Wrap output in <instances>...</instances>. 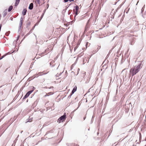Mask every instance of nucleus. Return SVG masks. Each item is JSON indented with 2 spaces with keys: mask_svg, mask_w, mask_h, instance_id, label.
Returning a JSON list of instances; mask_svg holds the SVG:
<instances>
[{
  "mask_svg": "<svg viewBox=\"0 0 146 146\" xmlns=\"http://www.w3.org/2000/svg\"><path fill=\"white\" fill-rule=\"evenodd\" d=\"M87 28H86L85 29V30Z\"/></svg>",
  "mask_w": 146,
  "mask_h": 146,
  "instance_id": "nucleus-27",
  "label": "nucleus"
},
{
  "mask_svg": "<svg viewBox=\"0 0 146 146\" xmlns=\"http://www.w3.org/2000/svg\"><path fill=\"white\" fill-rule=\"evenodd\" d=\"M20 0H16L15 6H17L19 4Z\"/></svg>",
  "mask_w": 146,
  "mask_h": 146,
  "instance_id": "nucleus-11",
  "label": "nucleus"
},
{
  "mask_svg": "<svg viewBox=\"0 0 146 146\" xmlns=\"http://www.w3.org/2000/svg\"><path fill=\"white\" fill-rule=\"evenodd\" d=\"M5 56V55L3 56H2L0 58V60L2 59L3 58H4Z\"/></svg>",
  "mask_w": 146,
  "mask_h": 146,
  "instance_id": "nucleus-18",
  "label": "nucleus"
},
{
  "mask_svg": "<svg viewBox=\"0 0 146 146\" xmlns=\"http://www.w3.org/2000/svg\"><path fill=\"white\" fill-rule=\"evenodd\" d=\"M3 16L4 17H5V16H6V15L7 13V12L6 11H4V12H3Z\"/></svg>",
  "mask_w": 146,
  "mask_h": 146,
  "instance_id": "nucleus-17",
  "label": "nucleus"
},
{
  "mask_svg": "<svg viewBox=\"0 0 146 146\" xmlns=\"http://www.w3.org/2000/svg\"><path fill=\"white\" fill-rule=\"evenodd\" d=\"M122 5V4L120 5H119L118 7V9L120 8L121 7Z\"/></svg>",
  "mask_w": 146,
  "mask_h": 146,
  "instance_id": "nucleus-20",
  "label": "nucleus"
},
{
  "mask_svg": "<svg viewBox=\"0 0 146 146\" xmlns=\"http://www.w3.org/2000/svg\"><path fill=\"white\" fill-rule=\"evenodd\" d=\"M54 88V87L53 86H51V87H50L49 88V89H50V88Z\"/></svg>",
  "mask_w": 146,
  "mask_h": 146,
  "instance_id": "nucleus-23",
  "label": "nucleus"
},
{
  "mask_svg": "<svg viewBox=\"0 0 146 146\" xmlns=\"http://www.w3.org/2000/svg\"><path fill=\"white\" fill-rule=\"evenodd\" d=\"M75 8H76L75 10L74 9L73 10V11L74 12L75 15H76L75 16V17L78 15V9H79V7L77 6H76Z\"/></svg>",
  "mask_w": 146,
  "mask_h": 146,
  "instance_id": "nucleus-5",
  "label": "nucleus"
},
{
  "mask_svg": "<svg viewBox=\"0 0 146 146\" xmlns=\"http://www.w3.org/2000/svg\"><path fill=\"white\" fill-rule=\"evenodd\" d=\"M33 3H31L30 4V5H29V9L31 10L33 8Z\"/></svg>",
  "mask_w": 146,
  "mask_h": 146,
  "instance_id": "nucleus-10",
  "label": "nucleus"
},
{
  "mask_svg": "<svg viewBox=\"0 0 146 146\" xmlns=\"http://www.w3.org/2000/svg\"><path fill=\"white\" fill-rule=\"evenodd\" d=\"M145 146H146V145Z\"/></svg>",
  "mask_w": 146,
  "mask_h": 146,
  "instance_id": "nucleus-29",
  "label": "nucleus"
},
{
  "mask_svg": "<svg viewBox=\"0 0 146 146\" xmlns=\"http://www.w3.org/2000/svg\"><path fill=\"white\" fill-rule=\"evenodd\" d=\"M23 18L22 17H21L20 19V22L19 25L20 27H21L22 25L23 24Z\"/></svg>",
  "mask_w": 146,
  "mask_h": 146,
  "instance_id": "nucleus-9",
  "label": "nucleus"
},
{
  "mask_svg": "<svg viewBox=\"0 0 146 146\" xmlns=\"http://www.w3.org/2000/svg\"><path fill=\"white\" fill-rule=\"evenodd\" d=\"M74 0H69L70 1H73Z\"/></svg>",
  "mask_w": 146,
  "mask_h": 146,
  "instance_id": "nucleus-25",
  "label": "nucleus"
},
{
  "mask_svg": "<svg viewBox=\"0 0 146 146\" xmlns=\"http://www.w3.org/2000/svg\"><path fill=\"white\" fill-rule=\"evenodd\" d=\"M13 9V6H11L9 7L8 9V11L9 12L10 11Z\"/></svg>",
  "mask_w": 146,
  "mask_h": 146,
  "instance_id": "nucleus-13",
  "label": "nucleus"
},
{
  "mask_svg": "<svg viewBox=\"0 0 146 146\" xmlns=\"http://www.w3.org/2000/svg\"><path fill=\"white\" fill-rule=\"evenodd\" d=\"M91 20V19H90L88 21V22H87V23H89L90 21Z\"/></svg>",
  "mask_w": 146,
  "mask_h": 146,
  "instance_id": "nucleus-22",
  "label": "nucleus"
},
{
  "mask_svg": "<svg viewBox=\"0 0 146 146\" xmlns=\"http://www.w3.org/2000/svg\"><path fill=\"white\" fill-rule=\"evenodd\" d=\"M64 2H68L69 0H64Z\"/></svg>",
  "mask_w": 146,
  "mask_h": 146,
  "instance_id": "nucleus-21",
  "label": "nucleus"
},
{
  "mask_svg": "<svg viewBox=\"0 0 146 146\" xmlns=\"http://www.w3.org/2000/svg\"><path fill=\"white\" fill-rule=\"evenodd\" d=\"M78 46V45L77 44L76 46V47L75 48H74V50H75V49H76Z\"/></svg>",
  "mask_w": 146,
  "mask_h": 146,
  "instance_id": "nucleus-19",
  "label": "nucleus"
},
{
  "mask_svg": "<svg viewBox=\"0 0 146 146\" xmlns=\"http://www.w3.org/2000/svg\"><path fill=\"white\" fill-rule=\"evenodd\" d=\"M47 73H44L43 72L41 73H39L38 74L39 75H42L43 74H45Z\"/></svg>",
  "mask_w": 146,
  "mask_h": 146,
  "instance_id": "nucleus-15",
  "label": "nucleus"
},
{
  "mask_svg": "<svg viewBox=\"0 0 146 146\" xmlns=\"http://www.w3.org/2000/svg\"><path fill=\"white\" fill-rule=\"evenodd\" d=\"M77 87L76 86H75L74 87V88L73 90L72 91V94H73L75 92L76 90H77Z\"/></svg>",
  "mask_w": 146,
  "mask_h": 146,
  "instance_id": "nucleus-7",
  "label": "nucleus"
},
{
  "mask_svg": "<svg viewBox=\"0 0 146 146\" xmlns=\"http://www.w3.org/2000/svg\"><path fill=\"white\" fill-rule=\"evenodd\" d=\"M27 12V10L26 9H24L22 11V14L23 15H26Z\"/></svg>",
  "mask_w": 146,
  "mask_h": 146,
  "instance_id": "nucleus-8",
  "label": "nucleus"
},
{
  "mask_svg": "<svg viewBox=\"0 0 146 146\" xmlns=\"http://www.w3.org/2000/svg\"><path fill=\"white\" fill-rule=\"evenodd\" d=\"M145 7V5H144L141 9V12L142 13L144 11Z\"/></svg>",
  "mask_w": 146,
  "mask_h": 146,
  "instance_id": "nucleus-16",
  "label": "nucleus"
},
{
  "mask_svg": "<svg viewBox=\"0 0 146 146\" xmlns=\"http://www.w3.org/2000/svg\"><path fill=\"white\" fill-rule=\"evenodd\" d=\"M1 15H0V17H1Z\"/></svg>",
  "mask_w": 146,
  "mask_h": 146,
  "instance_id": "nucleus-28",
  "label": "nucleus"
},
{
  "mask_svg": "<svg viewBox=\"0 0 146 146\" xmlns=\"http://www.w3.org/2000/svg\"><path fill=\"white\" fill-rule=\"evenodd\" d=\"M129 9L128 8H127L124 11V12H126V13H127L129 11Z\"/></svg>",
  "mask_w": 146,
  "mask_h": 146,
  "instance_id": "nucleus-14",
  "label": "nucleus"
},
{
  "mask_svg": "<svg viewBox=\"0 0 146 146\" xmlns=\"http://www.w3.org/2000/svg\"><path fill=\"white\" fill-rule=\"evenodd\" d=\"M50 50L49 49V48H48L46 50H45V51L44 52H42V53L40 54H41L40 56H43L45 54H47L48 52Z\"/></svg>",
  "mask_w": 146,
  "mask_h": 146,
  "instance_id": "nucleus-4",
  "label": "nucleus"
},
{
  "mask_svg": "<svg viewBox=\"0 0 146 146\" xmlns=\"http://www.w3.org/2000/svg\"><path fill=\"white\" fill-rule=\"evenodd\" d=\"M36 1H37L38 3H39L40 2V0H36Z\"/></svg>",
  "mask_w": 146,
  "mask_h": 146,
  "instance_id": "nucleus-24",
  "label": "nucleus"
},
{
  "mask_svg": "<svg viewBox=\"0 0 146 146\" xmlns=\"http://www.w3.org/2000/svg\"><path fill=\"white\" fill-rule=\"evenodd\" d=\"M52 63V62H51L50 63V65H51V63Z\"/></svg>",
  "mask_w": 146,
  "mask_h": 146,
  "instance_id": "nucleus-26",
  "label": "nucleus"
},
{
  "mask_svg": "<svg viewBox=\"0 0 146 146\" xmlns=\"http://www.w3.org/2000/svg\"><path fill=\"white\" fill-rule=\"evenodd\" d=\"M66 114L64 113V114L61 116L58 120V122L60 123L61 121L62 122L64 121L66 119Z\"/></svg>",
  "mask_w": 146,
  "mask_h": 146,
  "instance_id": "nucleus-2",
  "label": "nucleus"
},
{
  "mask_svg": "<svg viewBox=\"0 0 146 146\" xmlns=\"http://www.w3.org/2000/svg\"><path fill=\"white\" fill-rule=\"evenodd\" d=\"M54 94V93L53 92H50L48 93V94H46V95H45V96H44V97H46V96H49L50 95H52L53 94Z\"/></svg>",
  "mask_w": 146,
  "mask_h": 146,
  "instance_id": "nucleus-12",
  "label": "nucleus"
},
{
  "mask_svg": "<svg viewBox=\"0 0 146 146\" xmlns=\"http://www.w3.org/2000/svg\"><path fill=\"white\" fill-rule=\"evenodd\" d=\"M143 65L141 62L138 65L134 66L133 68H131L130 70L129 75L130 76H133L138 72L140 68H141Z\"/></svg>",
  "mask_w": 146,
  "mask_h": 146,
  "instance_id": "nucleus-1",
  "label": "nucleus"
},
{
  "mask_svg": "<svg viewBox=\"0 0 146 146\" xmlns=\"http://www.w3.org/2000/svg\"><path fill=\"white\" fill-rule=\"evenodd\" d=\"M34 90L29 91L24 97L23 99H24L28 97L30 94L34 91Z\"/></svg>",
  "mask_w": 146,
  "mask_h": 146,
  "instance_id": "nucleus-3",
  "label": "nucleus"
},
{
  "mask_svg": "<svg viewBox=\"0 0 146 146\" xmlns=\"http://www.w3.org/2000/svg\"><path fill=\"white\" fill-rule=\"evenodd\" d=\"M89 59L88 57H85L83 60V64H84L85 63L88 62Z\"/></svg>",
  "mask_w": 146,
  "mask_h": 146,
  "instance_id": "nucleus-6",
  "label": "nucleus"
}]
</instances>
